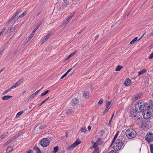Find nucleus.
Wrapping results in <instances>:
<instances>
[{
  "label": "nucleus",
  "mask_w": 153,
  "mask_h": 153,
  "mask_svg": "<svg viewBox=\"0 0 153 153\" xmlns=\"http://www.w3.org/2000/svg\"><path fill=\"white\" fill-rule=\"evenodd\" d=\"M73 112L72 109H67L66 110V113L69 114H70Z\"/></svg>",
  "instance_id": "cd10ccee"
},
{
  "label": "nucleus",
  "mask_w": 153,
  "mask_h": 153,
  "mask_svg": "<svg viewBox=\"0 0 153 153\" xmlns=\"http://www.w3.org/2000/svg\"><path fill=\"white\" fill-rule=\"evenodd\" d=\"M24 112V111H21L19 112H18L16 115V117H18L20 116Z\"/></svg>",
  "instance_id": "a878e982"
},
{
  "label": "nucleus",
  "mask_w": 153,
  "mask_h": 153,
  "mask_svg": "<svg viewBox=\"0 0 153 153\" xmlns=\"http://www.w3.org/2000/svg\"><path fill=\"white\" fill-rule=\"evenodd\" d=\"M143 96V93H142L136 94L134 95V98L135 100H137L141 98Z\"/></svg>",
  "instance_id": "6e6552de"
},
{
  "label": "nucleus",
  "mask_w": 153,
  "mask_h": 153,
  "mask_svg": "<svg viewBox=\"0 0 153 153\" xmlns=\"http://www.w3.org/2000/svg\"><path fill=\"white\" fill-rule=\"evenodd\" d=\"M21 11V9H18L17 10V11L16 12L15 14L13 15L15 17L16 16L19 14V13H20Z\"/></svg>",
  "instance_id": "b1692460"
},
{
  "label": "nucleus",
  "mask_w": 153,
  "mask_h": 153,
  "mask_svg": "<svg viewBox=\"0 0 153 153\" xmlns=\"http://www.w3.org/2000/svg\"><path fill=\"white\" fill-rule=\"evenodd\" d=\"M139 108L138 109V112H141L142 111L144 108V107L143 105H140L139 106Z\"/></svg>",
  "instance_id": "dca6fc26"
},
{
  "label": "nucleus",
  "mask_w": 153,
  "mask_h": 153,
  "mask_svg": "<svg viewBox=\"0 0 153 153\" xmlns=\"http://www.w3.org/2000/svg\"><path fill=\"white\" fill-rule=\"evenodd\" d=\"M113 144H114L113 148L116 151H118L120 149L123 145L121 140L120 139H117L116 142Z\"/></svg>",
  "instance_id": "f03ea898"
},
{
  "label": "nucleus",
  "mask_w": 153,
  "mask_h": 153,
  "mask_svg": "<svg viewBox=\"0 0 153 153\" xmlns=\"http://www.w3.org/2000/svg\"><path fill=\"white\" fill-rule=\"evenodd\" d=\"M71 19V17H69L67 18V19L65 21L64 24L65 25Z\"/></svg>",
  "instance_id": "7c9ffc66"
},
{
  "label": "nucleus",
  "mask_w": 153,
  "mask_h": 153,
  "mask_svg": "<svg viewBox=\"0 0 153 153\" xmlns=\"http://www.w3.org/2000/svg\"><path fill=\"white\" fill-rule=\"evenodd\" d=\"M96 142L98 145H100L103 143V142L102 141L101 138H99Z\"/></svg>",
  "instance_id": "f3484780"
},
{
  "label": "nucleus",
  "mask_w": 153,
  "mask_h": 153,
  "mask_svg": "<svg viewBox=\"0 0 153 153\" xmlns=\"http://www.w3.org/2000/svg\"><path fill=\"white\" fill-rule=\"evenodd\" d=\"M145 139L149 143H151L153 141V134L152 133H148L145 137Z\"/></svg>",
  "instance_id": "20e7f679"
},
{
  "label": "nucleus",
  "mask_w": 153,
  "mask_h": 153,
  "mask_svg": "<svg viewBox=\"0 0 153 153\" xmlns=\"http://www.w3.org/2000/svg\"><path fill=\"white\" fill-rule=\"evenodd\" d=\"M98 145L97 144V143H96V142L95 143H94V144H93V147H94V148L98 147Z\"/></svg>",
  "instance_id": "a19ab883"
},
{
  "label": "nucleus",
  "mask_w": 153,
  "mask_h": 153,
  "mask_svg": "<svg viewBox=\"0 0 153 153\" xmlns=\"http://www.w3.org/2000/svg\"><path fill=\"white\" fill-rule=\"evenodd\" d=\"M45 101L44 100V101H43V102H42L40 104V105H39V107L43 103H44L45 102Z\"/></svg>",
  "instance_id": "69168bd1"
},
{
  "label": "nucleus",
  "mask_w": 153,
  "mask_h": 153,
  "mask_svg": "<svg viewBox=\"0 0 153 153\" xmlns=\"http://www.w3.org/2000/svg\"><path fill=\"white\" fill-rule=\"evenodd\" d=\"M150 152L151 153H153V144H151L150 145Z\"/></svg>",
  "instance_id": "4c0bfd02"
},
{
  "label": "nucleus",
  "mask_w": 153,
  "mask_h": 153,
  "mask_svg": "<svg viewBox=\"0 0 153 153\" xmlns=\"http://www.w3.org/2000/svg\"><path fill=\"white\" fill-rule=\"evenodd\" d=\"M137 112H138V111L136 110H134V109H132L130 112L129 113L130 115V116L132 117V118H133V117H136L137 116L136 114Z\"/></svg>",
  "instance_id": "0eeeda50"
},
{
  "label": "nucleus",
  "mask_w": 153,
  "mask_h": 153,
  "mask_svg": "<svg viewBox=\"0 0 153 153\" xmlns=\"http://www.w3.org/2000/svg\"><path fill=\"white\" fill-rule=\"evenodd\" d=\"M31 39H30V38H29L28 37L25 40V42L26 43H27Z\"/></svg>",
  "instance_id": "c03bdc74"
},
{
  "label": "nucleus",
  "mask_w": 153,
  "mask_h": 153,
  "mask_svg": "<svg viewBox=\"0 0 153 153\" xmlns=\"http://www.w3.org/2000/svg\"><path fill=\"white\" fill-rule=\"evenodd\" d=\"M125 134L126 137L129 139L134 138L137 135L136 131L132 128H129L126 130Z\"/></svg>",
  "instance_id": "f257e3e1"
},
{
  "label": "nucleus",
  "mask_w": 153,
  "mask_h": 153,
  "mask_svg": "<svg viewBox=\"0 0 153 153\" xmlns=\"http://www.w3.org/2000/svg\"><path fill=\"white\" fill-rule=\"evenodd\" d=\"M71 102L72 105L75 106L79 103V101L77 98H75L72 100Z\"/></svg>",
  "instance_id": "9d476101"
},
{
  "label": "nucleus",
  "mask_w": 153,
  "mask_h": 153,
  "mask_svg": "<svg viewBox=\"0 0 153 153\" xmlns=\"http://www.w3.org/2000/svg\"><path fill=\"white\" fill-rule=\"evenodd\" d=\"M76 52L77 51H75L74 52L71 53L66 58V60H68L70 58L73 56L75 54Z\"/></svg>",
  "instance_id": "f8f14e48"
},
{
  "label": "nucleus",
  "mask_w": 153,
  "mask_h": 153,
  "mask_svg": "<svg viewBox=\"0 0 153 153\" xmlns=\"http://www.w3.org/2000/svg\"><path fill=\"white\" fill-rule=\"evenodd\" d=\"M34 34L31 33L28 36V37L30 38V39H31L33 37V36Z\"/></svg>",
  "instance_id": "09e8293b"
},
{
  "label": "nucleus",
  "mask_w": 153,
  "mask_h": 153,
  "mask_svg": "<svg viewBox=\"0 0 153 153\" xmlns=\"http://www.w3.org/2000/svg\"><path fill=\"white\" fill-rule=\"evenodd\" d=\"M11 138L12 140L13 141H14V140H15L17 138L16 137V136L15 135L14 136L12 137Z\"/></svg>",
  "instance_id": "603ef678"
},
{
  "label": "nucleus",
  "mask_w": 153,
  "mask_h": 153,
  "mask_svg": "<svg viewBox=\"0 0 153 153\" xmlns=\"http://www.w3.org/2000/svg\"><path fill=\"white\" fill-rule=\"evenodd\" d=\"M44 20V19H43L42 20H41L39 22V24H38V25H39L40 26L42 25Z\"/></svg>",
  "instance_id": "864d4df0"
},
{
  "label": "nucleus",
  "mask_w": 153,
  "mask_h": 153,
  "mask_svg": "<svg viewBox=\"0 0 153 153\" xmlns=\"http://www.w3.org/2000/svg\"><path fill=\"white\" fill-rule=\"evenodd\" d=\"M46 40L45 39V38H44L42 40V43H43L44 42H45V41H46Z\"/></svg>",
  "instance_id": "0e129e2a"
},
{
  "label": "nucleus",
  "mask_w": 153,
  "mask_h": 153,
  "mask_svg": "<svg viewBox=\"0 0 153 153\" xmlns=\"http://www.w3.org/2000/svg\"><path fill=\"white\" fill-rule=\"evenodd\" d=\"M34 149H36V153H41V152L39 147L36 146L34 148Z\"/></svg>",
  "instance_id": "aec40b11"
},
{
  "label": "nucleus",
  "mask_w": 153,
  "mask_h": 153,
  "mask_svg": "<svg viewBox=\"0 0 153 153\" xmlns=\"http://www.w3.org/2000/svg\"><path fill=\"white\" fill-rule=\"evenodd\" d=\"M123 68V66L120 65H118L117 66V67L115 68V71H120Z\"/></svg>",
  "instance_id": "a211bd4d"
},
{
  "label": "nucleus",
  "mask_w": 153,
  "mask_h": 153,
  "mask_svg": "<svg viewBox=\"0 0 153 153\" xmlns=\"http://www.w3.org/2000/svg\"><path fill=\"white\" fill-rule=\"evenodd\" d=\"M119 133V131H117V132L116 134L115 135V136L112 141L111 143V146H110L111 147L112 146V144H113V143H114V141H115L116 139V138H117V136L118 135Z\"/></svg>",
  "instance_id": "9b49d317"
},
{
  "label": "nucleus",
  "mask_w": 153,
  "mask_h": 153,
  "mask_svg": "<svg viewBox=\"0 0 153 153\" xmlns=\"http://www.w3.org/2000/svg\"><path fill=\"white\" fill-rule=\"evenodd\" d=\"M112 118H111L109 121V123H108V126H110V125L111 124V122L112 120Z\"/></svg>",
  "instance_id": "052dcab7"
},
{
  "label": "nucleus",
  "mask_w": 153,
  "mask_h": 153,
  "mask_svg": "<svg viewBox=\"0 0 153 153\" xmlns=\"http://www.w3.org/2000/svg\"><path fill=\"white\" fill-rule=\"evenodd\" d=\"M138 102V103H139V105H143V106L145 107V104L144 102H142V103H140V102Z\"/></svg>",
  "instance_id": "6e6d98bb"
},
{
  "label": "nucleus",
  "mask_w": 153,
  "mask_h": 153,
  "mask_svg": "<svg viewBox=\"0 0 153 153\" xmlns=\"http://www.w3.org/2000/svg\"><path fill=\"white\" fill-rule=\"evenodd\" d=\"M67 74L65 73L60 78V79H62L65 77L67 75Z\"/></svg>",
  "instance_id": "a18cd8bd"
},
{
  "label": "nucleus",
  "mask_w": 153,
  "mask_h": 153,
  "mask_svg": "<svg viewBox=\"0 0 153 153\" xmlns=\"http://www.w3.org/2000/svg\"><path fill=\"white\" fill-rule=\"evenodd\" d=\"M50 143V140L47 138H43L40 141L39 144L44 147L47 146Z\"/></svg>",
  "instance_id": "7ed1b4c3"
},
{
  "label": "nucleus",
  "mask_w": 153,
  "mask_h": 153,
  "mask_svg": "<svg viewBox=\"0 0 153 153\" xmlns=\"http://www.w3.org/2000/svg\"><path fill=\"white\" fill-rule=\"evenodd\" d=\"M6 136V134L4 133L3 134H2L1 137V139H4Z\"/></svg>",
  "instance_id": "37998d69"
},
{
  "label": "nucleus",
  "mask_w": 153,
  "mask_h": 153,
  "mask_svg": "<svg viewBox=\"0 0 153 153\" xmlns=\"http://www.w3.org/2000/svg\"><path fill=\"white\" fill-rule=\"evenodd\" d=\"M41 89H40L38 90L37 91H36L35 93H34L35 96L39 92V91H40V90Z\"/></svg>",
  "instance_id": "4d7b16f0"
},
{
  "label": "nucleus",
  "mask_w": 153,
  "mask_h": 153,
  "mask_svg": "<svg viewBox=\"0 0 153 153\" xmlns=\"http://www.w3.org/2000/svg\"><path fill=\"white\" fill-rule=\"evenodd\" d=\"M23 80L22 79H21L19 80L16 83L14 84L13 86L11 87V88L12 89L15 88L19 86L21 84V83L23 82Z\"/></svg>",
  "instance_id": "423d86ee"
},
{
  "label": "nucleus",
  "mask_w": 153,
  "mask_h": 153,
  "mask_svg": "<svg viewBox=\"0 0 153 153\" xmlns=\"http://www.w3.org/2000/svg\"><path fill=\"white\" fill-rule=\"evenodd\" d=\"M14 28H15V27H11L10 29L8 30L7 31V32H8V33H9L11 31L14 29Z\"/></svg>",
  "instance_id": "ea45409f"
},
{
  "label": "nucleus",
  "mask_w": 153,
  "mask_h": 153,
  "mask_svg": "<svg viewBox=\"0 0 153 153\" xmlns=\"http://www.w3.org/2000/svg\"><path fill=\"white\" fill-rule=\"evenodd\" d=\"M12 96L7 95L2 97V99L3 100H6L12 98Z\"/></svg>",
  "instance_id": "ddd939ff"
},
{
  "label": "nucleus",
  "mask_w": 153,
  "mask_h": 153,
  "mask_svg": "<svg viewBox=\"0 0 153 153\" xmlns=\"http://www.w3.org/2000/svg\"><path fill=\"white\" fill-rule=\"evenodd\" d=\"M49 91L50 90H46L45 92L41 94V96L42 97L44 96L45 95L47 94H48L49 92Z\"/></svg>",
  "instance_id": "c756f323"
},
{
  "label": "nucleus",
  "mask_w": 153,
  "mask_h": 153,
  "mask_svg": "<svg viewBox=\"0 0 153 153\" xmlns=\"http://www.w3.org/2000/svg\"><path fill=\"white\" fill-rule=\"evenodd\" d=\"M26 14H27V12L26 11H25V12L22 13L20 15L18 16V19H20V18H22V17H23L24 16H25V15H26Z\"/></svg>",
  "instance_id": "4be33fe9"
},
{
  "label": "nucleus",
  "mask_w": 153,
  "mask_h": 153,
  "mask_svg": "<svg viewBox=\"0 0 153 153\" xmlns=\"http://www.w3.org/2000/svg\"><path fill=\"white\" fill-rule=\"evenodd\" d=\"M32 152V150L31 149H29V150L27 152V153H31Z\"/></svg>",
  "instance_id": "774afa93"
},
{
  "label": "nucleus",
  "mask_w": 153,
  "mask_h": 153,
  "mask_svg": "<svg viewBox=\"0 0 153 153\" xmlns=\"http://www.w3.org/2000/svg\"><path fill=\"white\" fill-rule=\"evenodd\" d=\"M95 150H94L96 152H97V153H99V149L98 148V147L95 148H94Z\"/></svg>",
  "instance_id": "49530a36"
},
{
  "label": "nucleus",
  "mask_w": 153,
  "mask_h": 153,
  "mask_svg": "<svg viewBox=\"0 0 153 153\" xmlns=\"http://www.w3.org/2000/svg\"><path fill=\"white\" fill-rule=\"evenodd\" d=\"M151 115V114L149 113V115H147L145 114V113H144V114H143V117L145 119H148L150 118Z\"/></svg>",
  "instance_id": "4468645a"
},
{
  "label": "nucleus",
  "mask_w": 153,
  "mask_h": 153,
  "mask_svg": "<svg viewBox=\"0 0 153 153\" xmlns=\"http://www.w3.org/2000/svg\"><path fill=\"white\" fill-rule=\"evenodd\" d=\"M46 127V126L45 125H42L41 126L39 127V129L40 130L43 129L45 128Z\"/></svg>",
  "instance_id": "79ce46f5"
},
{
  "label": "nucleus",
  "mask_w": 153,
  "mask_h": 153,
  "mask_svg": "<svg viewBox=\"0 0 153 153\" xmlns=\"http://www.w3.org/2000/svg\"><path fill=\"white\" fill-rule=\"evenodd\" d=\"M102 102H103L102 100V99H101V100H100L99 101L98 104L99 105H101L102 103Z\"/></svg>",
  "instance_id": "8fccbe9b"
},
{
  "label": "nucleus",
  "mask_w": 153,
  "mask_h": 153,
  "mask_svg": "<svg viewBox=\"0 0 153 153\" xmlns=\"http://www.w3.org/2000/svg\"><path fill=\"white\" fill-rule=\"evenodd\" d=\"M131 81L129 79H126L124 82V84L126 86H129L131 85Z\"/></svg>",
  "instance_id": "1a4fd4ad"
},
{
  "label": "nucleus",
  "mask_w": 153,
  "mask_h": 153,
  "mask_svg": "<svg viewBox=\"0 0 153 153\" xmlns=\"http://www.w3.org/2000/svg\"><path fill=\"white\" fill-rule=\"evenodd\" d=\"M139 105H139V103H138V102H137L135 103V110L137 111H138Z\"/></svg>",
  "instance_id": "412c9836"
},
{
  "label": "nucleus",
  "mask_w": 153,
  "mask_h": 153,
  "mask_svg": "<svg viewBox=\"0 0 153 153\" xmlns=\"http://www.w3.org/2000/svg\"><path fill=\"white\" fill-rule=\"evenodd\" d=\"M35 95L33 93V94L29 97L28 100H30H30H31V99H33L35 97Z\"/></svg>",
  "instance_id": "2f4dec72"
},
{
  "label": "nucleus",
  "mask_w": 153,
  "mask_h": 153,
  "mask_svg": "<svg viewBox=\"0 0 153 153\" xmlns=\"http://www.w3.org/2000/svg\"><path fill=\"white\" fill-rule=\"evenodd\" d=\"M15 17L13 15L11 18H10L8 21V23H10L15 18Z\"/></svg>",
  "instance_id": "72a5a7b5"
},
{
  "label": "nucleus",
  "mask_w": 153,
  "mask_h": 153,
  "mask_svg": "<svg viewBox=\"0 0 153 153\" xmlns=\"http://www.w3.org/2000/svg\"><path fill=\"white\" fill-rule=\"evenodd\" d=\"M74 13H71V15L69 17H71V18L72 19V18L73 16L74 15Z\"/></svg>",
  "instance_id": "338daca9"
},
{
  "label": "nucleus",
  "mask_w": 153,
  "mask_h": 153,
  "mask_svg": "<svg viewBox=\"0 0 153 153\" xmlns=\"http://www.w3.org/2000/svg\"><path fill=\"white\" fill-rule=\"evenodd\" d=\"M22 133L20 132L19 133L17 134H16L15 135L16 136V137L17 138L18 137H19V136H20L22 134Z\"/></svg>",
  "instance_id": "58836bf2"
},
{
  "label": "nucleus",
  "mask_w": 153,
  "mask_h": 153,
  "mask_svg": "<svg viewBox=\"0 0 153 153\" xmlns=\"http://www.w3.org/2000/svg\"><path fill=\"white\" fill-rule=\"evenodd\" d=\"M146 70L145 69H143L140 70V71L138 72V75L139 76H140L141 74L145 73L146 72Z\"/></svg>",
  "instance_id": "6ab92c4d"
},
{
  "label": "nucleus",
  "mask_w": 153,
  "mask_h": 153,
  "mask_svg": "<svg viewBox=\"0 0 153 153\" xmlns=\"http://www.w3.org/2000/svg\"><path fill=\"white\" fill-rule=\"evenodd\" d=\"M111 102L109 101H106V107L107 108H109V106L111 105Z\"/></svg>",
  "instance_id": "393cba45"
},
{
  "label": "nucleus",
  "mask_w": 153,
  "mask_h": 153,
  "mask_svg": "<svg viewBox=\"0 0 153 153\" xmlns=\"http://www.w3.org/2000/svg\"><path fill=\"white\" fill-rule=\"evenodd\" d=\"M81 143L79 140L77 139L75 142L69 146L67 147L68 150H72L75 146H77Z\"/></svg>",
  "instance_id": "39448f33"
},
{
  "label": "nucleus",
  "mask_w": 153,
  "mask_h": 153,
  "mask_svg": "<svg viewBox=\"0 0 153 153\" xmlns=\"http://www.w3.org/2000/svg\"><path fill=\"white\" fill-rule=\"evenodd\" d=\"M11 89H12L11 88V87H10V88L8 89L7 90H6L5 91H4V92L3 93V94L4 95V94H6L7 93V92L9 91Z\"/></svg>",
  "instance_id": "c9c22d12"
},
{
  "label": "nucleus",
  "mask_w": 153,
  "mask_h": 153,
  "mask_svg": "<svg viewBox=\"0 0 153 153\" xmlns=\"http://www.w3.org/2000/svg\"><path fill=\"white\" fill-rule=\"evenodd\" d=\"M111 107V106L109 108H107L106 107V108L105 109L104 111L103 112V113L102 114L103 115H105V114L106 113L108 112V110Z\"/></svg>",
  "instance_id": "473e14b6"
},
{
  "label": "nucleus",
  "mask_w": 153,
  "mask_h": 153,
  "mask_svg": "<svg viewBox=\"0 0 153 153\" xmlns=\"http://www.w3.org/2000/svg\"><path fill=\"white\" fill-rule=\"evenodd\" d=\"M153 58V52L149 56V59H150Z\"/></svg>",
  "instance_id": "de8ad7c7"
},
{
  "label": "nucleus",
  "mask_w": 153,
  "mask_h": 153,
  "mask_svg": "<svg viewBox=\"0 0 153 153\" xmlns=\"http://www.w3.org/2000/svg\"><path fill=\"white\" fill-rule=\"evenodd\" d=\"M51 35V34L50 33H48L45 37V39H46V40H47L48 39V38H49Z\"/></svg>",
  "instance_id": "f704fd0d"
},
{
  "label": "nucleus",
  "mask_w": 153,
  "mask_h": 153,
  "mask_svg": "<svg viewBox=\"0 0 153 153\" xmlns=\"http://www.w3.org/2000/svg\"><path fill=\"white\" fill-rule=\"evenodd\" d=\"M37 29L36 28H35L33 30V31H32V32L31 33L33 34H34V33L37 30Z\"/></svg>",
  "instance_id": "bf43d9fd"
},
{
  "label": "nucleus",
  "mask_w": 153,
  "mask_h": 153,
  "mask_svg": "<svg viewBox=\"0 0 153 153\" xmlns=\"http://www.w3.org/2000/svg\"><path fill=\"white\" fill-rule=\"evenodd\" d=\"M6 29V28L5 27H4L2 30L0 32V33H1V34H2L4 32V31Z\"/></svg>",
  "instance_id": "3c124183"
},
{
  "label": "nucleus",
  "mask_w": 153,
  "mask_h": 153,
  "mask_svg": "<svg viewBox=\"0 0 153 153\" xmlns=\"http://www.w3.org/2000/svg\"><path fill=\"white\" fill-rule=\"evenodd\" d=\"M116 152L115 151H114V150H112L110 152L108 153H115Z\"/></svg>",
  "instance_id": "e2e57ef3"
},
{
  "label": "nucleus",
  "mask_w": 153,
  "mask_h": 153,
  "mask_svg": "<svg viewBox=\"0 0 153 153\" xmlns=\"http://www.w3.org/2000/svg\"><path fill=\"white\" fill-rule=\"evenodd\" d=\"M10 143L7 141L4 145V146H5L7 145H8Z\"/></svg>",
  "instance_id": "5fc2aeb1"
},
{
  "label": "nucleus",
  "mask_w": 153,
  "mask_h": 153,
  "mask_svg": "<svg viewBox=\"0 0 153 153\" xmlns=\"http://www.w3.org/2000/svg\"><path fill=\"white\" fill-rule=\"evenodd\" d=\"M99 37V35H97L95 37V40H96Z\"/></svg>",
  "instance_id": "680f3d73"
},
{
  "label": "nucleus",
  "mask_w": 153,
  "mask_h": 153,
  "mask_svg": "<svg viewBox=\"0 0 153 153\" xmlns=\"http://www.w3.org/2000/svg\"><path fill=\"white\" fill-rule=\"evenodd\" d=\"M72 68H71L68 70V71L66 72L67 74L72 70Z\"/></svg>",
  "instance_id": "13d9d810"
},
{
  "label": "nucleus",
  "mask_w": 153,
  "mask_h": 153,
  "mask_svg": "<svg viewBox=\"0 0 153 153\" xmlns=\"http://www.w3.org/2000/svg\"><path fill=\"white\" fill-rule=\"evenodd\" d=\"M59 149V147L57 146L53 148V153H55L57 152Z\"/></svg>",
  "instance_id": "c85d7f7f"
},
{
  "label": "nucleus",
  "mask_w": 153,
  "mask_h": 153,
  "mask_svg": "<svg viewBox=\"0 0 153 153\" xmlns=\"http://www.w3.org/2000/svg\"><path fill=\"white\" fill-rule=\"evenodd\" d=\"M89 93L88 91H85L83 94V96L86 98L89 97Z\"/></svg>",
  "instance_id": "5701e85b"
},
{
  "label": "nucleus",
  "mask_w": 153,
  "mask_h": 153,
  "mask_svg": "<svg viewBox=\"0 0 153 153\" xmlns=\"http://www.w3.org/2000/svg\"><path fill=\"white\" fill-rule=\"evenodd\" d=\"M81 131L82 132L86 133V129L85 127L82 128L81 129Z\"/></svg>",
  "instance_id": "e433bc0d"
},
{
  "label": "nucleus",
  "mask_w": 153,
  "mask_h": 153,
  "mask_svg": "<svg viewBox=\"0 0 153 153\" xmlns=\"http://www.w3.org/2000/svg\"><path fill=\"white\" fill-rule=\"evenodd\" d=\"M13 146H9L6 149V153H8L11 151L13 149Z\"/></svg>",
  "instance_id": "2eb2a0df"
},
{
  "label": "nucleus",
  "mask_w": 153,
  "mask_h": 153,
  "mask_svg": "<svg viewBox=\"0 0 153 153\" xmlns=\"http://www.w3.org/2000/svg\"><path fill=\"white\" fill-rule=\"evenodd\" d=\"M137 37H135L134 39H133L131 41V42L130 43V44H131L132 43H134L135 41L137 40Z\"/></svg>",
  "instance_id": "bb28decb"
}]
</instances>
